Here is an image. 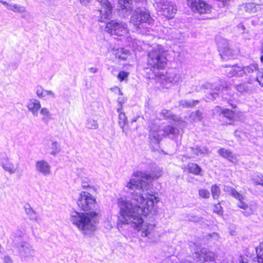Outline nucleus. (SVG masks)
Wrapping results in <instances>:
<instances>
[{
    "instance_id": "43",
    "label": "nucleus",
    "mask_w": 263,
    "mask_h": 263,
    "mask_svg": "<svg viewBox=\"0 0 263 263\" xmlns=\"http://www.w3.org/2000/svg\"><path fill=\"white\" fill-rule=\"evenodd\" d=\"M221 112L223 115L224 117L230 120H232L234 117V114L233 111L230 109H226L222 110Z\"/></svg>"
},
{
    "instance_id": "25",
    "label": "nucleus",
    "mask_w": 263,
    "mask_h": 263,
    "mask_svg": "<svg viewBox=\"0 0 263 263\" xmlns=\"http://www.w3.org/2000/svg\"><path fill=\"white\" fill-rule=\"evenodd\" d=\"M36 93L37 97L40 98H45L47 96H50L52 98L55 97V95L52 91L44 90L41 86L37 88Z\"/></svg>"
},
{
    "instance_id": "8",
    "label": "nucleus",
    "mask_w": 263,
    "mask_h": 263,
    "mask_svg": "<svg viewBox=\"0 0 263 263\" xmlns=\"http://www.w3.org/2000/svg\"><path fill=\"white\" fill-rule=\"evenodd\" d=\"M99 3L100 7L97 10L99 15L97 16L98 21L106 23L111 17L112 6L108 0H97Z\"/></svg>"
},
{
    "instance_id": "6",
    "label": "nucleus",
    "mask_w": 263,
    "mask_h": 263,
    "mask_svg": "<svg viewBox=\"0 0 263 263\" xmlns=\"http://www.w3.org/2000/svg\"><path fill=\"white\" fill-rule=\"evenodd\" d=\"M159 12L168 19L174 17L177 12V7L171 0H156Z\"/></svg>"
},
{
    "instance_id": "16",
    "label": "nucleus",
    "mask_w": 263,
    "mask_h": 263,
    "mask_svg": "<svg viewBox=\"0 0 263 263\" xmlns=\"http://www.w3.org/2000/svg\"><path fill=\"white\" fill-rule=\"evenodd\" d=\"M218 153L220 156L227 159L230 162L233 163H236L238 162L237 155L233 154V153L229 149L221 148L218 151Z\"/></svg>"
},
{
    "instance_id": "4",
    "label": "nucleus",
    "mask_w": 263,
    "mask_h": 263,
    "mask_svg": "<svg viewBox=\"0 0 263 263\" xmlns=\"http://www.w3.org/2000/svg\"><path fill=\"white\" fill-rule=\"evenodd\" d=\"M147 64L151 68L163 69L166 65L167 59L163 48L159 45L154 48L148 53Z\"/></svg>"
},
{
    "instance_id": "22",
    "label": "nucleus",
    "mask_w": 263,
    "mask_h": 263,
    "mask_svg": "<svg viewBox=\"0 0 263 263\" xmlns=\"http://www.w3.org/2000/svg\"><path fill=\"white\" fill-rule=\"evenodd\" d=\"M161 114L165 119L173 121L177 123L178 124H179L180 122H182L179 117H178L174 115L170 110L165 109H162Z\"/></svg>"
},
{
    "instance_id": "12",
    "label": "nucleus",
    "mask_w": 263,
    "mask_h": 263,
    "mask_svg": "<svg viewBox=\"0 0 263 263\" xmlns=\"http://www.w3.org/2000/svg\"><path fill=\"white\" fill-rule=\"evenodd\" d=\"M208 89H211L212 92H210L209 95L207 96L208 99L211 100L215 99L218 96L219 89L216 87H213V85L210 83L206 82L201 85H199L196 87L195 90L197 92H199L202 90H205Z\"/></svg>"
},
{
    "instance_id": "9",
    "label": "nucleus",
    "mask_w": 263,
    "mask_h": 263,
    "mask_svg": "<svg viewBox=\"0 0 263 263\" xmlns=\"http://www.w3.org/2000/svg\"><path fill=\"white\" fill-rule=\"evenodd\" d=\"M77 204L82 210L88 211L95 208L96 199L88 192H82L80 194Z\"/></svg>"
},
{
    "instance_id": "2",
    "label": "nucleus",
    "mask_w": 263,
    "mask_h": 263,
    "mask_svg": "<svg viewBox=\"0 0 263 263\" xmlns=\"http://www.w3.org/2000/svg\"><path fill=\"white\" fill-rule=\"evenodd\" d=\"M162 169L156 167L154 170L147 174L146 173L137 172L133 174V176L138 178H132L126 184V187L131 190H138L142 195L149 189V184L148 180L149 179H156L162 175ZM135 192L134 193H136Z\"/></svg>"
},
{
    "instance_id": "38",
    "label": "nucleus",
    "mask_w": 263,
    "mask_h": 263,
    "mask_svg": "<svg viewBox=\"0 0 263 263\" xmlns=\"http://www.w3.org/2000/svg\"><path fill=\"white\" fill-rule=\"evenodd\" d=\"M8 9L15 12H24L25 11V8L23 6L17 5L16 4L11 5L10 4Z\"/></svg>"
},
{
    "instance_id": "58",
    "label": "nucleus",
    "mask_w": 263,
    "mask_h": 263,
    "mask_svg": "<svg viewBox=\"0 0 263 263\" xmlns=\"http://www.w3.org/2000/svg\"><path fill=\"white\" fill-rule=\"evenodd\" d=\"M230 104L232 106V107L233 108H235L236 107V106L234 105L233 104H231L230 103Z\"/></svg>"
},
{
    "instance_id": "45",
    "label": "nucleus",
    "mask_w": 263,
    "mask_h": 263,
    "mask_svg": "<svg viewBox=\"0 0 263 263\" xmlns=\"http://www.w3.org/2000/svg\"><path fill=\"white\" fill-rule=\"evenodd\" d=\"M235 88L238 91L241 93L247 92L248 90V87L244 83L236 85Z\"/></svg>"
},
{
    "instance_id": "29",
    "label": "nucleus",
    "mask_w": 263,
    "mask_h": 263,
    "mask_svg": "<svg viewBox=\"0 0 263 263\" xmlns=\"http://www.w3.org/2000/svg\"><path fill=\"white\" fill-rule=\"evenodd\" d=\"M223 190L224 192L231 194L237 199H241L244 198V196L237 192L235 189L231 186L225 185L224 186Z\"/></svg>"
},
{
    "instance_id": "15",
    "label": "nucleus",
    "mask_w": 263,
    "mask_h": 263,
    "mask_svg": "<svg viewBox=\"0 0 263 263\" xmlns=\"http://www.w3.org/2000/svg\"><path fill=\"white\" fill-rule=\"evenodd\" d=\"M118 5L120 12L123 13L124 16L128 15L132 11V0H119Z\"/></svg>"
},
{
    "instance_id": "5",
    "label": "nucleus",
    "mask_w": 263,
    "mask_h": 263,
    "mask_svg": "<svg viewBox=\"0 0 263 263\" xmlns=\"http://www.w3.org/2000/svg\"><path fill=\"white\" fill-rule=\"evenodd\" d=\"M154 22V19L150 16L149 11L146 10H137L135 11L131 16L130 23L136 28L144 24L151 25Z\"/></svg>"
},
{
    "instance_id": "36",
    "label": "nucleus",
    "mask_w": 263,
    "mask_h": 263,
    "mask_svg": "<svg viewBox=\"0 0 263 263\" xmlns=\"http://www.w3.org/2000/svg\"><path fill=\"white\" fill-rule=\"evenodd\" d=\"M191 150L194 154L196 155H198L199 154H205L209 153V149L206 147H196V148H191Z\"/></svg>"
},
{
    "instance_id": "59",
    "label": "nucleus",
    "mask_w": 263,
    "mask_h": 263,
    "mask_svg": "<svg viewBox=\"0 0 263 263\" xmlns=\"http://www.w3.org/2000/svg\"><path fill=\"white\" fill-rule=\"evenodd\" d=\"M216 109L217 110H218V111H219L220 109H221V108H220L219 107H218V106L216 107Z\"/></svg>"
},
{
    "instance_id": "57",
    "label": "nucleus",
    "mask_w": 263,
    "mask_h": 263,
    "mask_svg": "<svg viewBox=\"0 0 263 263\" xmlns=\"http://www.w3.org/2000/svg\"><path fill=\"white\" fill-rule=\"evenodd\" d=\"M82 186L83 188H84V189H85L87 187H90V186L88 184H87L86 183H85V182H83L82 183Z\"/></svg>"
},
{
    "instance_id": "19",
    "label": "nucleus",
    "mask_w": 263,
    "mask_h": 263,
    "mask_svg": "<svg viewBox=\"0 0 263 263\" xmlns=\"http://www.w3.org/2000/svg\"><path fill=\"white\" fill-rule=\"evenodd\" d=\"M227 69L226 72L229 77H232L235 76H238L239 77L243 76V71H242V68L237 65L232 66H226Z\"/></svg>"
},
{
    "instance_id": "46",
    "label": "nucleus",
    "mask_w": 263,
    "mask_h": 263,
    "mask_svg": "<svg viewBox=\"0 0 263 263\" xmlns=\"http://www.w3.org/2000/svg\"><path fill=\"white\" fill-rule=\"evenodd\" d=\"M128 74L129 73L128 72L122 71L119 73L118 78L120 81H123L127 78Z\"/></svg>"
},
{
    "instance_id": "14",
    "label": "nucleus",
    "mask_w": 263,
    "mask_h": 263,
    "mask_svg": "<svg viewBox=\"0 0 263 263\" xmlns=\"http://www.w3.org/2000/svg\"><path fill=\"white\" fill-rule=\"evenodd\" d=\"M35 170L44 176H48L51 174L50 165L49 163L44 160H39L35 162Z\"/></svg>"
},
{
    "instance_id": "10",
    "label": "nucleus",
    "mask_w": 263,
    "mask_h": 263,
    "mask_svg": "<svg viewBox=\"0 0 263 263\" xmlns=\"http://www.w3.org/2000/svg\"><path fill=\"white\" fill-rule=\"evenodd\" d=\"M188 6L192 10L200 14H209L211 12V7L201 0H186Z\"/></svg>"
},
{
    "instance_id": "30",
    "label": "nucleus",
    "mask_w": 263,
    "mask_h": 263,
    "mask_svg": "<svg viewBox=\"0 0 263 263\" xmlns=\"http://www.w3.org/2000/svg\"><path fill=\"white\" fill-rule=\"evenodd\" d=\"M117 111L119 113V124L121 128H123V127L126 123L127 118L125 113L122 111V105H121L120 108L117 109Z\"/></svg>"
},
{
    "instance_id": "53",
    "label": "nucleus",
    "mask_w": 263,
    "mask_h": 263,
    "mask_svg": "<svg viewBox=\"0 0 263 263\" xmlns=\"http://www.w3.org/2000/svg\"><path fill=\"white\" fill-rule=\"evenodd\" d=\"M91 0H80L81 4L86 5L90 2Z\"/></svg>"
},
{
    "instance_id": "21",
    "label": "nucleus",
    "mask_w": 263,
    "mask_h": 263,
    "mask_svg": "<svg viewBox=\"0 0 263 263\" xmlns=\"http://www.w3.org/2000/svg\"><path fill=\"white\" fill-rule=\"evenodd\" d=\"M149 137L158 142L163 138L162 129L158 126H155L150 132Z\"/></svg>"
},
{
    "instance_id": "27",
    "label": "nucleus",
    "mask_w": 263,
    "mask_h": 263,
    "mask_svg": "<svg viewBox=\"0 0 263 263\" xmlns=\"http://www.w3.org/2000/svg\"><path fill=\"white\" fill-rule=\"evenodd\" d=\"M258 70V66L256 64H252L242 68L243 74H251L254 73H257Z\"/></svg>"
},
{
    "instance_id": "7",
    "label": "nucleus",
    "mask_w": 263,
    "mask_h": 263,
    "mask_svg": "<svg viewBox=\"0 0 263 263\" xmlns=\"http://www.w3.org/2000/svg\"><path fill=\"white\" fill-rule=\"evenodd\" d=\"M105 31L111 35L127 36L128 30L127 25L123 22L112 21L106 24Z\"/></svg>"
},
{
    "instance_id": "35",
    "label": "nucleus",
    "mask_w": 263,
    "mask_h": 263,
    "mask_svg": "<svg viewBox=\"0 0 263 263\" xmlns=\"http://www.w3.org/2000/svg\"><path fill=\"white\" fill-rule=\"evenodd\" d=\"M211 191L213 198L215 199H218L221 193V191L219 186L216 184L213 185L211 186Z\"/></svg>"
},
{
    "instance_id": "55",
    "label": "nucleus",
    "mask_w": 263,
    "mask_h": 263,
    "mask_svg": "<svg viewBox=\"0 0 263 263\" xmlns=\"http://www.w3.org/2000/svg\"><path fill=\"white\" fill-rule=\"evenodd\" d=\"M89 71L92 73H96L98 71V69L96 67H91L89 68Z\"/></svg>"
},
{
    "instance_id": "20",
    "label": "nucleus",
    "mask_w": 263,
    "mask_h": 263,
    "mask_svg": "<svg viewBox=\"0 0 263 263\" xmlns=\"http://www.w3.org/2000/svg\"><path fill=\"white\" fill-rule=\"evenodd\" d=\"M216 42L220 55L225 56L227 54L226 52L227 51L226 48L229 47L228 41L222 37L218 36L216 38Z\"/></svg>"
},
{
    "instance_id": "33",
    "label": "nucleus",
    "mask_w": 263,
    "mask_h": 263,
    "mask_svg": "<svg viewBox=\"0 0 263 263\" xmlns=\"http://www.w3.org/2000/svg\"><path fill=\"white\" fill-rule=\"evenodd\" d=\"M40 114L43 116L42 121L47 123L49 120L51 119V114L49 109L46 107H43L40 110Z\"/></svg>"
},
{
    "instance_id": "28",
    "label": "nucleus",
    "mask_w": 263,
    "mask_h": 263,
    "mask_svg": "<svg viewBox=\"0 0 263 263\" xmlns=\"http://www.w3.org/2000/svg\"><path fill=\"white\" fill-rule=\"evenodd\" d=\"M199 102L198 100H180L179 102V107H183V108H191V107H193L195 106L197 104H198L199 103Z\"/></svg>"
},
{
    "instance_id": "31",
    "label": "nucleus",
    "mask_w": 263,
    "mask_h": 263,
    "mask_svg": "<svg viewBox=\"0 0 263 263\" xmlns=\"http://www.w3.org/2000/svg\"><path fill=\"white\" fill-rule=\"evenodd\" d=\"M129 54V51L123 48L118 49L115 53L116 58L123 60H125Z\"/></svg>"
},
{
    "instance_id": "54",
    "label": "nucleus",
    "mask_w": 263,
    "mask_h": 263,
    "mask_svg": "<svg viewBox=\"0 0 263 263\" xmlns=\"http://www.w3.org/2000/svg\"><path fill=\"white\" fill-rule=\"evenodd\" d=\"M239 263H248V262L241 255L239 256Z\"/></svg>"
},
{
    "instance_id": "37",
    "label": "nucleus",
    "mask_w": 263,
    "mask_h": 263,
    "mask_svg": "<svg viewBox=\"0 0 263 263\" xmlns=\"http://www.w3.org/2000/svg\"><path fill=\"white\" fill-rule=\"evenodd\" d=\"M255 250L258 262L263 263V244L260 245Z\"/></svg>"
},
{
    "instance_id": "56",
    "label": "nucleus",
    "mask_w": 263,
    "mask_h": 263,
    "mask_svg": "<svg viewBox=\"0 0 263 263\" xmlns=\"http://www.w3.org/2000/svg\"><path fill=\"white\" fill-rule=\"evenodd\" d=\"M0 3L3 5H5L6 6V7L7 8V9H8V7L10 6L9 4L7 3L6 2L4 1H1Z\"/></svg>"
},
{
    "instance_id": "23",
    "label": "nucleus",
    "mask_w": 263,
    "mask_h": 263,
    "mask_svg": "<svg viewBox=\"0 0 263 263\" xmlns=\"http://www.w3.org/2000/svg\"><path fill=\"white\" fill-rule=\"evenodd\" d=\"M161 129L163 137L168 136L170 135L175 136L179 133V129L177 128L169 125L164 126Z\"/></svg>"
},
{
    "instance_id": "50",
    "label": "nucleus",
    "mask_w": 263,
    "mask_h": 263,
    "mask_svg": "<svg viewBox=\"0 0 263 263\" xmlns=\"http://www.w3.org/2000/svg\"><path fill=\"white\" fill-rule=\"evenodd\" d=\"M255 210V207L253 205H251L250 207L249 211H246L244 212V215L245 216H249L253 214Z\"/></svg>"
},
{
    "instance_id": "24",
    "label": "nucleus",
    "mask_w": 263,
    "mask_h": 263,
    "mask_svg": "<svg viewBox=\"0 0 263 263\" xmlns=\"http://www.w3.org/2000/svg\"><path fill=\"white\" fill-rule=\"evenodd\" d=\"M260 8V5L253 3H247L242 5V9L246 12L253 13Z\"/></svg>"
},
{
    "instance_id": "18",
    "label": "nucleus",
    "mask_w": 263,
    "mask_h": 263,
    "mask_svg": "<svg viewBox=\"0 0 263 263\" xmlns=\"http://www.w3.org/2000/svg\"><path fill=\"white\" fill-rule=\"evenodd\" d=\"M27 107L34 116L36 117L38 115V111L41 108V105L38 100L33 99L29 101Z\"/></svg>"
},
{
    "instance_id": "48",
    "label": "nucleus",
    "mask_w": 263,
    "mask_h": 263,
    "mask_svg": "<svg viewBox=\"0 0 263 263\" xmlns=\"http://www.w3.org/2000/svg\"><path fill=\"white\" fill-rule=\"evenodd\" d=\"M243 199H245V198L243 199H238L239 200L238 206L242 209L246 210L248 208V205L247 203L242 201Z\"/></svg>"
},
{
    "instance_id": "49",
    "label": "nucleus",
    "mask_w": 263,
    "mask_h": 263,
    "mask_svg": "<svg viewBox=\"0 0 263 263\" xmlns=\"http://www.w3.org/2000/svg\"><path fill=\"white\" fill-rule=\"evenodd\" d=\"M213 210L214 212L218 214H221L222 213V208L221 206V205L219 203L216 204L214 205Z\"/></svg>"
},
{
    "instance_id": "40",
    "label": "nucleus",
    "mask_w": 263,
    "mask_h": 263,
    "mask_svg": "<svg viewBox=\"0 0 263 263\" xmlns=\"http://www.w3.org/2000/svg\"><path fill=\"white\" fill-rule=\"evenodd\" d=\"M50 148L51 149L50 154L52 155H55L60 151L59 143L57 141L52 142Z\"/></svg>"
},
{
    "instance_id": "34",
    "label": "nucleus",
    "mask_w": 263,
    "mask_h": 263,
    "mask_svg": "<svg viewBox=\"0 0 263 263\" xmlns=\"http://www.w3.org/2000/svg\"><path fill=\"white\" fill-rule=\"evenodd\" d=\"M3 167L10 174L15 173L17 170V168L14 166L13 164L9 162L3 164Z\"/></svg>"
},
{
    "instance_id": "47",
    "label": "nucleus",
    "mask_w": 263,
    "mask_h": 263,
    "mask_svg": "<svg viewBox=\"0 0 263 263\" xmlns=\"http://www.w3.org/2000/svg\"><path fill=\"white\" fill-rule=\"evenodd\" d=\"M253 180L256 185H261L263 186V176H257L253 178Z\"/></svg>"
},
{
    "instance_id": "13",
    "label": "nucleus",
    "mask_w": 263,
    "mask_h": 263,
    "mask_svg": "<svg viewBox=\"0 0 263 263\" xmlns=\"http://www.w3.org/2000/svg\"><path fill=\"white\" fill-rule=\"evenodd\" d=\"M195 257L198 258V261L202 262L213 260L215 258V254L213 252L206 249H202L199 252L195 253Z\"/></svg>"
},
{
    "instance_id": "32",
    "label": "nucleus",
    "mask_w": 263,
    "mask_h": 263,
    "mask_svg": "<svg viewBox=\"0 0 263 263\" xmlns=\"http://www.w3.org/2000/svg\"><path fill=\"white\" fill-rule=\"evenodd\" d=\"M187 168L190 173L198 175H200L201 172V167L197 164L190 163L187 165Z\"/></svg>"
},
{
    "instance_id": "1",
    "label": "nucleus",
    "mask_w": 263,
    "mask_h": 263,
    "mask_svg": "<svg viewBox=\"0 0 263 263\" xmlns=\"http://www.w3.org/2000/svg\"><path fill=\"white\" fill-rule=\"evenodd\" d=\"M145 195L144 197L141 193H136L132 194L130 200L124 198H119L118 201L120 208L119 220L123 224H130L140 232L142 236L148 237L154 230L155 226L144 222L141 215L146 216L155 212L159 198L151 194L147 193Z\"/></svg>"
},
{
    "instance_id": "3",
    "label": "nucleus",
    "mask_w": 263,
    "mask_h": 263,
    "mask_svg": "<svg viewBox=\"0 0 263 263\" xmlns=\"http://www.w3.org/2000/svg\"><path fill=\"white\" fill-rule=\"evenodd\" d=\"M97 215L96 212L82 213L74 211L70 214V220L84 234H89L96 230L93 217Z\"/></svg>"
},
{
    "instance_id": "52",
    "label": "nucleus",
    "mask_w": 263,
    "mask_h": 263,
    "mask_svg": "<svg viewBox=\"0 0 263 263\" xmlns=\"http://www.w3.org/2000/svg\"><path fill=\"white\" fill-rule=\"evenodd\" d=\"M3 260L5 263H12V260L11 257L8 255L3 257Z\"/></svg>"
},
{
    "instance_id": "39",
    "label": "nucleus",
    "mask_w": 263,
    "mask_h": 263,
    "mask_svg": "<svg viewBox=\"0 0 263 263\" xmlns=\"http://www.w3.org/2000/svg\"><path fill=\"white\" fill-rule=\"evenodd\" d=\"M227 51L226 52L227 54H226V55H220L221 57V58L223 59L224 60H228L232 58L233 57L234 55H235L236 53V51H234L232 49H230L229 47L226 48Z\"/></svg>"
},
{
    "instance_id": "41",
    "label": "nucleus",
    "mask_w": 263,
    "mask_h": 263,
    "mask_svg": "<svg viewBox=\"0 0 263 263\" xmlns=\"http://www.w3.org/2000/svg\"><path fill=\"white\" fill-rule=\"evenodd\" d=\"M86 125L89 129H97L99 126L97 121L92 119H88Z\"/></svg>"
},
{
    "instance_id": "51",
    "label": "nucleus",
    "mask_w": 263,
    "mask_h": 263,
    "mask_svg": "<svg viewBox=\"0 0 263 263\" xmlns=\"http://www.w3.org/2000/svg\"><path fill=\"white\" fill-rule=\"evenodd\" d=\"M254 80L257 81L260 85L263 86V73L261 76L255 77Z\"/></svg>"
},
{
    "instance_id": "44",
    "label": "nucleus",
    "mask_w": 263,
    "mask_h": 263,
    "mask_svg": "<svg viewBox=\"0 0 263 263\" xmlns=\"http://www.w3.org/2000/svg\"><path fill=\"white\" fill-rule=\"evenodd\" d=\"M198 194L200 197L204 199H208L210 197V193L206 189H202L198 191Z\"/></svg>"
},
{
    "instance_id": "61",
    "label": "nucleus",
    "mask_w": 263,
    "mask_h": 263,
    "mask_svg": "<svg viewBox=\"0 0 263 263\" xmlns=\"http://www.w3.org/2000/svg\"><path fill=\"white\" fill-rule=\"evenodd\" d=\"M214 235H215L216 236H218V234L217 233H214Z\"/></svg>"
},
{
    "instance_id": "26",
    "label": "nucleus",
    "mask_w": 263,
    "mask_h": 263,
    "mask_svg": "<svg viewBox=\"0 0 263 263\" xmlns=\"http://www.w3.org/2000/svg\"><path fill=\"white\" fill-rule=\"evenodd\" d=\"M25 211L30 220H34L36 222L39 221L37 214L29 205L25 206Z\"/></svg>"
},
{
    "instance_id": "17",
    "label": "nucleus",
    "mask_w": 263,
    "mask_h": 263,
    "mask_svg": "<svg viewBox=\"0 0 263 263\" xmlns=\"http://www.w3.org/2000/svg\"><path fill=\"white\" fill-rule=\"evenodd\" d=\"M184 78L180 73L176 71L167 72L166 76V80L174 84H177L182 82Z\"/></svg>"
},
{
    "instance_id": "42",
    "label": "nucleus",
    "mask_w": 263,
    "mask_h": 263,
    "mask_svg": "<svg viewBox=\"0 0 263 263\" xmlns=\"http://www.w3.org/2000/svg\"><path fill=\"white\" fill-rule=\"evenodd\" d=\"M190 118H192L194 121H201L202 119V114L197 110L195 112H192L190 115Z\"/></svg>"
},
{
    "instance_id": "11",
    "label": "nucleus",
    "mask_w": 263,
    "mask_h": 263,
    "mask_svg": "<svg viewBox=\"0 0 263 263\" xmlns=\"http://www.w3.org/2000/svg\"><path fill=\"white\" fill-rule=\"evenodd\" d=\"M16 240H14V243L16 245L20 255L24 258L33 257L35 254V250L28 243L25 241H21L16 243Z\"/></svg>"
},
{
    "instance_id": "60",
    "label": "nucleus",
    "mask_w": 263,
    "mask_h": 263,
    "mask_svg": "<svg viewBox=\"0 0 263 263\" xmlns=\"http://www.w3.org/2000/svg\"><path fill=\"white\" fill-rule=\"evenodd\" d=\"M1 248H2V247H1V245H0V253L1 252Z\"/></svg>"
}]
</instances>
